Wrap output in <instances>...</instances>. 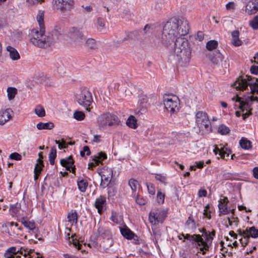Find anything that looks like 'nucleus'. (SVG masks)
I'll return each mask as SVG.
<instances>
[{"label":"nucleus","instance_id":"61","mask_svg":"<svg viewBox=\"0 0 258 258\" xmlns=\"http://www.w3.org/2000/svg\"><path fill=\"white\" fill-rule=\"evenodd\" d=\"M98 232L99 235H102L106 234L107 235H110V232L109 230H105L103 227H99L98 229Z\"/></svg>","mask_w":258,"mask_h":258},{"label":"nucleus","instance_id":"25","mask_svg":"<svg viewBox=\"0 0 258 258\" xmlns=\"http://www.w3.org/2000/svg\"><path fill=\"white\" fill-rule=\"evenodd\" d=\"M85 46L89 49L95 50L97 48L96 40L93 38H88L85 43Z\"/></svg>","mask_w":258,"mask_h":258},{"label":"nucleus","instance_id":"19","mask_svg":"<svg viewBox=\"0 0 258 258\" xmlns=\"http://www.w3.org/2000/svg\"><path fill=\"white\" fill-rule=\"evenodd\" d=\"M55 35L58 37H61L63 39L68 38L69 30L62 29L60 27H56L54 31Z\"/></svg>","mask_w":258,"mask_h":258},{"label":"nucleus","instance_id":"11","mask_svg":"<svg viewBox=\"0 0 258 258\" xmlns=\"http://www.w3.org/2000/svg\"><path fill=\"white\" fill-rule=\"evenodd\" d=\"M166 217V213L161 210L153 209L149 214V220L153 225L162 223Z\"/></svg>","mask_w":258,"mask_h":258},{"label":"nucleus","instance_id":"1","mask_svg":"<svg viewBox=\"0 0 258 258\" xmlns=\"http://www.w3.org/2000/svg\"><path fill=\"white\" fill-rule=\"evenodd\" d=\"M172 23L173 22L169 20L164 26L161 41L163 45L167 46L176 38L174 43V54L178 57L179 61L186 64L190 60L191 50L188 46L187 41L179 37Z\"/></svg>","mask_w":258,"mask_h":258},{"label":"nucleus","instance_id":"51","mask_svg":"<svg viewBox=\"0 0 258 258\" xmlns=\"http://www.w3.org/2000/svg\"><path fill=\"white\" fill-rule=\"evenodd\" d=\"M107 158V155L106 153L103 152H100L98 153V155L97 156H95L94 157L95 159H98V163L101 162V161L106 159Z\"/></svg>","mask_w":258,"mask_h":258},{"label":"nucleus","instance_id":"41","mask_svg":"<svg viewBox=\"0 0 258 258\" xmlns=\"http://www.w3.org/2000/svg\"><path fill=\"white\" fill-rule=\"evenodd\" d=\"M43 166L44 165L43 161L41 160L40 159H38L37 160V163L35 166L34 173H40Z\"/></svg>","mask_w":258,"mask_h":258},{"label":"nucleus","instance_id":"23","mask_svg":"<svg viewBox=\"0 0 258 258\" xmlns=\"http://www.w3.org/2000/svg\"><path fill=\"white\" fill-rule=\"evenodd\" d=\"M243 234L245 235H248L249 238L250 237L257 238L258 237V229L253 226L248 229L247 228L245 230H243Z\"/></svg>","mask_w":258,"mask_h":258},{"label":"nucleus","instance_id":"33","mask_svg":"<svg viewBox=\"0 0 258 258\" xmlns=\"http://www.w3.org/2000/svg\"><path fill=\"white\" fill-rule=\"evenodd\" d=\"M68 221L71 225L77 222V215L76 212L69 213L68 215Z\"/></svg>","mask_w":258,"mask_h":258},{"label":"nucleus","instance_id":"2","mask_svg":"<svg viewBox=\"0 0 258 258\" xmlns=\"http://www.w3.org/2000/svg\"><path fill=\"white\" fill-rule=\"evenodd\" d=\"M37 21L39 26V30L34 28L29 34L30 42L34 45L40 48H45L49 46L53 42L52 38L45 35V27L43 17H36Z\"/></svg>","mask_w":258,"mask_h":258},{"label":"nucleus","instance_id":"14","mask_svg":"<svg viewBox=\"0 0 258 258\" xmlns=\"http://www.w3.org/2000/svg\"><path fill=\"white\" fill-rule=\"evenodd\" d=\"M13 111L10 108L0 110V124H4L8 122L11 118V113Z\"/></svg>","mask_w":258,"mask_h":258},{"label":"nucleus","instance_id":"22","mask_svg":"<svg viewBox=\"0 0 258 258\" xmlns=\"http://www.w3.org/2000/svg\"><path fill=\"white\" fill-rule=\"evenodd\" d=\"M105 202L106 198L103 196H100L96 200L95 206L98 209L99 213L101 214L102 213L103 207Z\"/></svg>","mask_w":258,"mask_h":258},{"label":"nucleus","instance_id":"55","mask_svg":"<svg viewBox=\"0 0 258 258\" xmlns=\"http://www.w3.org/2000/svg\"><path fill=\"white\" fill-rule=\"evenodd\" d=\"M10 159L15 160H21L22 159V156L17 152H14L10 155Z\"/></svg>","mask_w":258,"mask_h":258},{"label":"nucleus","instance_id":"16","mask_svg":"<svg viewBox=\"0 0 258 258\" xmlns=\"http://www.w3.org/2000/svg\"><path fill=\"white\" fill-rule=\"evenodd\" d=\"M223 58L222 54L219 51H216L210 55V61L216 65L219 64L222 61Z\"/></svg>","mask_w":258,"mask_h":258},{"label":"nucleus","instance_id":"38","mask_svg":"<svg viewBox=\"0 0 258 258\" xmlns=\"http://www.w3.org/2000/svg\"><path fill=\"white\" fill-rule=\"evenodd\" d=\"M113 169L110 167L104 168L100 173V175L112 177Z\"/></svg>","mask_w":258,"mask_h":258},{"label":"nucleus","instance_id":"58","mask_svg":"<svg viewBox=\"0 0 258 258\" xmlns=\"http://www.w3.org/2000/svg\"><path fill=\"white\" fill-rule=\"evenodd\" d=\"M96 23L101 28H103L105 26V21L103 17H98L96 20Z\"/></svg>","mask_w":258,"mask_h":258},{"label":"nucleus","instance_id":"24","mask_svg":"<svg viewBox=\"0 0 258 258\" xmlns=\"http://www.w3.org/2000/svg\"><path fill=\"white\" fill-rule=\"evenodd\" d=\"M21 210V204L17 203L14 205H11L10 206V212L12 213V215H16V216H21L23 215V214L20 213Z\"/></svg>","mask_w":258,"mask_h":258},{"label":"nucleus","instance_id":"36","mask_svg":"<svg viewBox=\"0 0 258 258\" xmlns=\"http://www.w3.org/2000/svg\"><path fill=\"white\" fill-rule=\"evenodd\" d=\"M199 243L201 244L200 246H203L202 247L200 248V249L202 252V254H205L206 253V251L209 250L210 244H209L207 242H204V240L203 238L202 241H199Z\"/></svg>","mask_w":258,"mask_h":258},{"label":"nucleus","instance_id":"46","mask_svg":"<svg viewBox=\"0 0 258 258\" xmlns=\"http://www.w3.org/2000/svg\"><path fill=\"white\" fill-rule=\"evenodd\" d=\"M110 219L112 221L116 224H119L122 221V218L121 216H118L117 214L115 212L112 213V216Z\"/></svg>","mask_w":258,"mask_h":258},{"label":"nucleus","instance_id":"12","mask_svg":"<svg viewBox=\"0 0 258 258\" xmlns=\"http://www.w3.org/2000/svg\"><path fill=\"white\" fill-rule=\"evenodd\" d=\"M54 5L61 12L70 10L74 4L73 0H53Z\"/></svg>","mask_w":258,"mask_h":258},{"label":"nucleus","instance_id":"39","mask_svg":"<svg viewBox=\"0 0 258 258\" xmlns=\"http://www.w3.org/2000/svg\"><path fill=\"white\" fill-rule=\"evenodd\" d=\"M34 111L39 117H43L45 115L44 108L41 105H37L35 107Z\"/></svg>","mask_w":258,"mask_h":258},{"label":"nucleus","instance_id":"48","mask_svg":"<svg viewBox=\"0 0 258 258\" xmlns=\"http://www.w3.org/2000/svg\"><path fill=\"white\" fill-rule=\"evenodd\" d=\"M113 244V241L111 237L107 238L103 242V246L105 249H108Z\"/></svg>","mask_w":258,"mask_h":258},{"label":"nucleus","instance_id":"60","mask_svg":"<svg viewBox=\"0 0 258 258\" xmlns=\"http://www.w3.org/2000/svg\"><path fill=\"white\" fill-rule=\"evenodd\" d=\"M71 238L74 246L77 248L78 249H80L81 248L82 245L79 243V241L76 239L74 238L73 235L72 236Z\"/></svg>","mask_w":258,"mask_h":258},{"label":"nucleus","instance_id":"28","mask_svg":"<svg viewBox=\"0 0 258 258\" xmlns=\"http://www.w3.org/2000/svg\"><path fill=\"white\" fill-rule=\"evenodd\" d=\"M120 231L122 235L127 239H131L135 236L134 233L128 228H122Z\"/></svg>","mask_w":258,"mask_h":258},{"label":"nucleus","instance_id":"63","mask_svg":"<svg viewBox=\"0 0 258 258\" xmlns=\"http://www.w3.org/2000/svg\"><path fill=\"white\" fill-rule=\"evenodd\" d=\"M7 22L5 17H0V29L7 26Z\"/></svg>","mask_w":258,"mask_h":258},{"label":"nucleus","instance_id":"54","mask_svg":"<svg viewBox=\"0 0 258 258\" xmlns=\"http://www.w3.org/2000/svg\"><path fill=\"white\" fill-rule=\"evenodd\" d=\"M55 142L56 144H58V147L60 150L68 147L66 142L63 139H61V142L57 140H55Z\"/></svg>","mask_w":258,"mask_h":258},{"label":"nucleus","instance_id":"21","mask_svg":"<svg viewBox=\"0 0 258 258\" xmlns=\"http://www.w3.org/2000/svg\"><path fill=\"white\" fill-rule=\"evenodd\" d=\"M7 50L9 52L10 58L13 60H17L20 59V56L17 50L11 46L7 47Z\"/></svg>","mask_w":258,"mask_h":258},{"label":"nucleus","instance_id":"7","mask_svg":"<svg viewBox=\"0 0 258 258\" xmlns=\"http://www.w3.org/2000/svg\"><path fill=\"white\" fill-rule=\"evenodd\" d=\"M170 21L173 22L172 25L175 30H178L177 32L179 37L185 36L189 32L188 22L185 17H171Z\"/></svg>","mask_w":258,"mask_h":258},{"label":"nucleus","instance_id":"35","mask_svg":"<svg viewBox=\"0 0 258 258\" xmlns=\"http://www.w3.org/2000/svg\"><path fill=\"white\" fill-rule=\"evenodd\" d=\"M8 97L9 100H11L15 97L17 93V90L15 88L9 87L7 89Z\"/></svg>","mask_w":258,"mask_h":258},{"label":"nucleus","instance_id":"34","mask_svg":"<svg viewBox=\"0 0 258 258\" xmlns=\"http://www.w3.org/2000/svg\"><path fill=\"white\" fill-rule=\"evenodd\" d=\"M203 236L205 239L204 240V242H207L209 244H211L212 240L213 239V236L212 234H210V232H208L206 229H203Z\"/></svg>","mask_w":258,"mask_h":258},{"label":"nucleus","instance_id":"45","mask_svg":"<svg viewBox=\"0 0 258 258\" xmlns=\"http://www.w3.org/2000/svg\"><path fill=\"white\" fill-rule=\"evenodd\" d=\"M185 225L191 229H195L197 227L196 222L191 216L188 218L185 223Z\"/></svg>","mask_w":258,"mask_h":258},{"label":"nucleus","instance_id":"8","mask_svg":"<svg viewBox=\"0 0 258 258\" xmlns=\"http://www.w3.org/2000/svg\"><path fill=\"white\" fill-rule=\"evenodd\" d=\"M119 122L118 117L109 113L103 114L97 119V123L100 128H105L107 126L116 125Z\"/></svg>","mask_w":258,"mask_h":258},{"label":"nucleus","instance_id":"37","mask_svg":"<svg viewBox=\"0 0 258 258\" xmlns=\"http://www.w3.org/2000/svg\"><path fill=\"white\" fill-rule=\"evenodd\" d=\"M101 182L100 183L101 186L103 188L106 187L110 183L112 177L101 175Z\"/></svg>","mask_w":258,"mask_h":258},{"label":"nucleus","instance_id":"5","mask_svg":"<svg viewBox=\"0 0 258 258\" xmlns=\"http://www.w3.org/2000/svg\"><path fill=\"white\" fill-rule=\"evenodd\" d=\"M233 100H236V102L239 103L238 108L241 111L243 112L244 110H246L245 113H243V119L245 120L247 117L251 114L252 108L251 107L252 102L254 101L258 102V97H254L252 95L248 96L244 100H241V98L237 95L235 97L232 98Z\"/></svg>","mask_w":258,"mask_h":258},{"label":"nucleus","instance_id":"40","mask_svg":"<svg viewBox=\"0 0 258 258\" xmlns=\"http://www.w3.org/2000/svg\"><path fill=\"white\" fill-rule=\"evenodd\" d=\"M239 233L240 235L243 236V237H241L239 239L240 242L241 243L242 246L244 247L248 243V239H249L248 235H245V234H243V231L239 230Z\"/></svg>","mask_w":258,"mask_h":258},{"label":"nucleus","instance_id":"30","mask_svg":"<svg viewBox=\"0 0 258 258\" xmlns=\"http://www.w3.org/2000/svg\"><path fill=\"white\" fill-rule=\"evenodd\" d=\"M231 153V151L225 147L220 148V156L221 158L227 160Z\"/></svg>","mask_w":258,"mask_h":258},{"label":"nucleus","instance_id":"6","mask_svg":"<svg viewBox=\"0 0 258 258\" xmlns=\"http://www.w3.org/2000/svg\"><path fill=\"white\" fill-rule=\"evenodd\" d=\"M163 104L165 108L171 114L176 113L179 110V99L175 95L165 94L163 96Z\"/></svg>","mask_w":258,"mask_h":258},{"label":"nucleus","instance_id":"56","mask_svg":"<svg viewBox=\"0 0 258 258\" xmlns=\"http://www.w3.org/2000/svg\"><path fill=\"white\" fill-rule=\"evenodd\" d=\"M86 153L87 155H89L91 153L89 148L87 146L83 147V150L80 152V155L82 157H84Z\"/></svg>","mask_w":258,"mask_h":258},{"label":"nucleus","instance_id":"15","mask_svg":"<svg viewBox=\"0 0 258 258\" xmlns=\"http://www.w3.org/2000/svg\"><path fill=\"white\" fill-rule=\"evenodd\" d=\"M60 164L66 168L67 170L71 171V168H72V172L74 173L75 172V166H73L72 165L74 164V161L72 158V156H70L67 159H62L60 161Z\"/></svg>","mask_w":258,"mask_h":258},{"label":"nucleus","instance_id":"32","mask_svg":"<svg viewBox=\"0 0 258 258\" xmlns=\"http://www.w3.org/2000/svg\"><path fill=\"white\" fill-rule=\"evenodd\" d=\"M126 124L131 128H136L137 127V120L134 116H130L126 121Z\"/></svg>","mask_w":258,"mask_h":258},{"label":"nucleus","instance_id":"42","mask_svg":"<svg viewBox=\"0 0 258 258\" xmlns=\"http://www.w3.org/2000/svg\"><path fill=\"white\" fill-rule=\"evenodd\" d=\"M218 42L216 40H210L207 43L206 47L209 50L216 49L218 46Z\"/></svg>","mask_w":258,"mask_h":258},{"label":"nucleus","instance_id":"3","mask_svg":"<svg viewBox=\"0 0 258 258\" xmlns=\"http://www.w3.org/2000/svg\"><path fill=\"white\" fill-rule=\"evenodd\" d=\"M248 86L250 88V93L258 94V79L246 75L245 77H239L231 84V86L237 90L243 91L247 88Z\"/></svg>","mask_w":258,"mask_h":258},{"label":"nucleus","instance_id":"18","mask_svg":"<svg viewBox=\"0 0 258 258\" xmlns=\"http://www.w3.org/2000/svg\"><path fill=\"white\" fill-rule=\"evenodd\" d=\"M245 11L249 15H253L258 11V7L254 4L253 0H251L246 5Z\"/></svg>","mask_w":258,"mask_h":258},{"label":"nucleus","instance_id":"26","mask_svg":"<svg viewBox=\"0 0 258 258\" xmlns=\"http://www.w3.org/2000/svg\"><path fill=\"white\" fill-rule=\"evenodd\" d=\"M54 127V124L51 122H39L37 124V128L38 130H51Z\"/></svg>","mask_w":258,"mask_h":258},{"label":"nucleus","instance_id":"57","mask_svg":"<svg viewBox=\"0 0 258 258\" xmlns=\"http://www.w3.org/2000/svg\"><path fill=\"white\" fill-rule=\"evenodd\" d=\"M236 7V4L233 2H230L227 3L226 5V8L229 11H233Z\"/></svg>","mask_w":258,"mask_h":258},{"label":"nucleus","instance_id":"64","mask_svg":"<svg viewBox=\"0 0 258 258\" xmlns=\"http://www.w3.org/2000/svg\"><path fill=\"white\" fill-rule=\"evenodd\" d=\"M99 164L97 159H93V162L89 163L88 166L89 169H92L93 167H95Z\"/></svg>","mask_w":258,"mask_h":258},{"label":"nucleus","instance_id":"29","mask_svg":"<svg viewBox=\"0 0 258 258\" xmlns=\"http://www.w3.org/2000/svg\"><path fill=\"white\" fill-rule=\"evenodd\" d=\"M241 147L245 150L251 148V142L246 138H242L239 142Z\"/></svg>","mask_w":258,"mask_h":258},{"label":"nucleus","instance_id":"50","mask_svg":"<svg viewBox=\"0 0 258 258\" xmlns=\"http://www.w3.org/2000/svg\"><path fill=\"white\" fill-rule=\"evenodd\" d=\"M234 210H232V214L234 215ZM228 223L230 225H232L233 223H234L236 226H237L238 223V220L237 217H234V215H232L231 218H228Z\"/></svg>","mask_w":258,"mask_h":258},{"label":"nucleus","instance_id":"4","mask_svg":"<svg viewBox=\"0 0 258 258\" xmlns=\"http://www.w3.org/2000/svg\"><path fill=\"white\" fill-rule=\"evenodd\" d=\"M75 99L78 103L90 111V106L93 102L92 93L87 87H81L75 93Z\"/></svg>","mask_w":258,"mask_h":258},{"label":"nucleus","instance_id":"43","mask_svg":"<svg viewBox=\"0 0 258 258\" xmlns=\"http://www.w3.org/2000/svg\"><path fill=\"white\" fill-rule=\"evenodd\" d=\"M78 188L82 192H85L88 186V182L85 180H81L78 182Z\"/></svg>","mask_w":258,"mask_h":258},{"label":"nucleus","instance_id":"47","mask_svg":"<svg viewBox=\"0 0 258 258\" xmlns=\"http://www.w3.org/2000/svg\"><path fill=\"white\" fill-rule=\"evenodd\" d=\"M230 132L229 128L225 125L221 124L218 127V133L221 135H226Z\"/></svg>","mask_w":258,"mask_h":258},{"label":"nucleus","instance_id":"62","mask_svg":"<svg viewBox=\"0 0 258 258\" xmlns=\"http://www.w3.org/2000/svg\"><path fill=\"white\" fill-rule=\"evenodd\" d=\"M31 250L28 251H26V250H22V249H21L20 253L21 254L23 255L25 258H32L30 255V253L31 252Z\"/></svg>","mask_w":258,"mask_h":258},{"label":"nucleus","instance_id":"20","mask_svg":"<svg viewBox=\"0 0 258 258\" xmlns=\"http://www.w3.org/2000/svg\"><path fill=\"white\" fill-rule=\"evenodd\" d=\"M184 239L192 241L194 242H196L197 243V247L201 245V244L199 243V241H202V236L199 234L191 235L189 234H186L185 235Z\"/></svg>","mask_w":258,"mask_h":258},{"label":"nucleus","instance_id":"17","mask_svg":"<svg viewBox=\"0 0 258 258\" xmlns=\"http://www.w3.org/2000/svg\"><path fill=\"white\" fill-rule=\"evenodd\" d=\"M231 36V43L233 45L239 46L242 45V42L239 39V32L238 30H235L232 32Z\"/></svg>","mask_w":258,"mask_h":258},{"label":"nucleus","instance_id":"13","mask_svg":"<svg viewBox=\"0 0 258 258\" xmlns=\"http://www.w3.org/2000/svg\"><path fill=\"white\" fill-rule=\"evenodd\" d=\"M229 202L227 197H223V199H221L219 201L218 208L219 210V216L221 214L227 215L230 212V210L228 209L227 204Z\"/></svg>","mask_w":258,"mask_h":258},{"label":"nucleus","instance_id":"52","mask_svg":"<svg viewBox=\"0 0 258 258\" xmlns=\"http://www.w3.org/2000/svg\"><path fill=\"white\" fill-rule=\"evenodd\" d=\"M250 26L254 30L258 29V17H254L249 22Z\"/></svg>","mask_w":258,"mask_h":258},{"label":"nucleus","instance_id":"10","mask_svg":"<svg viewBox=\"0 0 258 258\" xmlns=\"http://www.w3.org/2000/svg\"><path fill=\"white\" fill-rule=\"evenodd\" d=\"M68 37L71 38L77 46L81 45L85 40L84 33L79 29L74 27L69 29Z\"/></svg>","mask_w":258,"mask_h":258},{"label":"nucleus","instance_id":"59","mask_svg":"<svg viewBox=\"0 0 258 258\" xmlns=\"http://www.w3.org/2000/svg\"><path fill=\"white\" fill-rule=\"evenodd\" d=\"M148 192L150 194L153 195L155 193V189L153 186V184L151 183L147 184Z\"/></svg>","mask_w":258,"mask_h":258},{"label":"nucleus","instance_id":"49","mask_svg":"<svg viewBox=\"0 0 258 258\" xmlns=\"http://www.w3.org/2000/svg\"><path fill=\"white\" fill-rule=\"evenodd\" d=\"M85 114L80 111H76L74 113V117L78 120H82L85 118Z\"/></svg>","mask_w":258,"mask_h":258},{"label":"nucleus","instance_id":"27","mask_svg":"<svg viewBox=\"0 0 258 258\" xmlns=\"http://www.w3.org/2000/svg\"><path fill=\"white\" fill-rule=\"evenodd\" d=\"M22 223L24 226L29 230L34 231L35 230L37 231L35 223L33 221H30L22 218Z\"/></svg>","mask_w":258,"mask_h":258},{"label":"nucleus","instance_id":"53","mask_svg":"<svg viewBox=\"0 0 258 258\" xmlns=\"http://www.w3.org/2000/svg\"><path fill=\"white\" fill-rule=\"evenodd\" d=\"M165 194L162 193L160 190L157 192V198L159 203L163 204L164 201Z\"/></svg>","mask_w":258,"mask_h":258},{"label":"nucleus","instance_id":"9","mask_svg":"<svg viewBox=\"0 0 258 258\" xmlns=\"http://www.w3.org/2000/svg\"><path fill=\"white\" fill-rule=\"evenodd\" d=\"M196 122L200 128L205 129L207 131H211V122L208 115L203 111H199L196 114Z\"/></svg>","mask_w":258,"mask_h":258},{"label":"nucleus","instance_id":"31","mask_svg":"<svg viewBox=\"0 0 258 258\" xmlns=\"http://www.w3.org/2000/svg\"><path fill=\"white\" fill-rule=\"evenodd\" d=\"M56 157V149L55 147L51 148L50 153L49 154V161L50 164L52 165L54 164L55 159Z\"/></svg>","mask_w":258,"mask_h":258},{"label":"nucleus","instance_id":"44","mask_svg":"<svg viewBox=\"0 0 258 258\" xmlns=\"http://www.w3.org/2000/svg\"><path fill=\"white\" fill-rule=\"evenodd\" d=\"M128 185L130 186L132 190L133 191H135L139 187V184L137 180L134 179H131L128 181Z\"/></svg>","mask_w":258,"mask_h":258}]
</instances>
